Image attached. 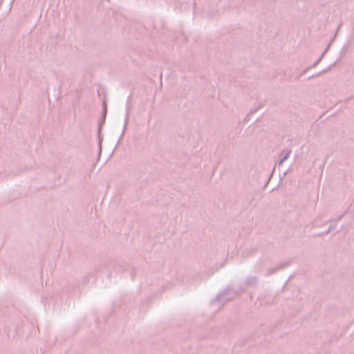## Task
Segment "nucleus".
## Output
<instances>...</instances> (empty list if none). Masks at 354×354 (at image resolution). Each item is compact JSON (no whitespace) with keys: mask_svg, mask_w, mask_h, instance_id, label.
<instances>
[{"mask_svg":"<svg viewBox=\"0 0 354 354\" xmlns=\"http://www.w3.org/2000/svg\"><path fill=\"white\" fill-rule=\"evenodd\" d=\"M291 150H287L279 161V165H282L290 156Z\"/></svg>","mask_w":354,"mask_h":354,"instance_id":"obj_2","label":"nucleus"},{"mask_svg":"<svg viewBox=\"0 0 354 354\" xmlns=\"http://www.w3.org/2000/svg\"><path fill=\"white\" fill-rule=\"evenodd\" d=\"M252 282H255V279H252V281H251V282H249V283L251 284Z\"/></svg>","mask_w":354,"mask_h":354,"instance_id":"obj_3","label":"nucleus"},{"mask_svg":"<svg viewBox=\"0 0 354 354\" xmlns=\"http://www.w3.org/2000/svg\"><path fill=\"white\" fill-rule=\"evenodd\" d=\"M235 297V293L232 292L230 289H227L220 292L216 299L212 301V305L216 304V303H224L227 301L231 300Z\"/></svg>","mask_w":354,"mask_h":354,"instance_id":"obj_1","label":"nucleus"}]
</instances>
